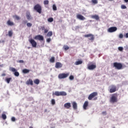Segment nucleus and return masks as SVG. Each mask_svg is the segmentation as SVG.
I'll return each mask as SVG.
<instances>
[{
	"mask_svg": "<svg viewBox=\"0 0 128 128\" xmlns=\"http://www.w3.org/2000/svg\"><path fill=\"white\" fill-rule=\"evenodd\" d=\"M118 50H120V52H122V50H123L124 48L122 47H118Z\"/></svg>",
	"mask_w": 128,
	"mask_h": 128,
	"instance_id": "obj_44",
	"label": "nucleus"
},
{
	"mask_svg": "<svg viewBox=\"0 0 128 128\" xmlns=\"http://www.w3.org/2000/svg\"><path fill=\"white\" fill-rule=\"evenodd\" d=\"M10 70L12 72H14V76H20V72H18V70L14 68L10 67Z\"/></svg>",
	"mask_w": 128,
	"mask_h": 128,
	"instance_id": "obj_6",
	"label": "nucleus"
},
{
	"mask_svg": "<svg viewBox=\"0 0 128 128\" xmlns=\"http://www.w3.org/2000/svg\"><path fill=\"white\" fill-rule=\"evenodd\" d=\"M114 68H116V70H122V63L114 62Z\"/></svg>",
	"mask_w": 128,
	"mask_h": 128,
	"instance_id": "obj_7",
	"label": "nucleus"
},
{
	"mask_svg": "<svg viewBox=\"0 0 128 128\" xmlns=\"http://www.w3.org/2000/svg\"><path fill=\"white\" fill-rule=\"evenodd\" d=\"M66 94V92H60V96H65Z\"/></svg>",
	"mask_w": 128,
	"mask_h": 128,
	"instance_id": "obj_23",
	"label": "nucleus"
},
{
	"mask_svg": "<svg viewBox=\"0 0 128 128\" xmlns=\"http://www.w3.org/2000/svg\"><path fill=\"white\" fill-rule=\"evenodd\" d=\"M50 40H52V39H50V38H48L46 39L47 42H50Z\"/></svg>",
	"mask_w": 128,
	"mask_h": 128,
	"instance_id": "obj_45",
	"label": "nucleus"
},
{
	"mask_svg": "<svg viewBox=\"0 0 128 128\" xmlns=\"http://www.w3.org/2000/svg\"><path fill=\"white\" fill-rule=\"evenodd\" d=\"M70 106H72V105L70 102H67L64 104V107L67 109L70 108Z\"/></svg>",
	"mask_w": 128,
	"mask_h": 128,
	"instance_id": "obj_19",
	"label": "nucleus"
},
{
	"mask_svg": "<svg viewBox=\"0 0 128 128\" xmlns=\"http://www.w3.org/2000/svg\"><path fill=\"white\" fill-rule=\"evenodd\" d=\"M88 106V101H86L83 105L84 110H86Z\"/></svg>",
	"mask_w": 128,
	"mask_h": 128,
	"instance_id": "obj_18",
	"label": "nucleus"
},
{
	"mask_svg": "<svg viewBox=\"0 0 128 128\" xmlns=\"http://www.w3.org/2000/svg\"><path fill=\"white\" fill-rule=\"evenodd\" d=\"M47 111H48V110H46H46H44L45 112H46Z\"/></svg>",
	"mask_w": 128,
	"mask_h": 128,
	"instance_id": "obj_54",
	"label": "nucleus"
},
{
	"mask_svg": "<svg viewBox=\"0 0 128 128\" xmlns=\"http://www.w3.org/2000/svg\"><path fill=\"white\" fill-rule=\"evenodd\" d=\"M54 60H56V58L54 56L52 57L50 60V62H54Z\"/></svg>",
	"mask_w": 128,
	"mask_h": 128,
	"instance_id": "obj_29",
	"label": "nucleus"
},
{
	"mask_svg": "<svg viewBox=\"0 0 128 128\" xmlns=\"http://www.w3.org/2000/svg\"><path fill=\"white\" fill-rule=\"evenodd\" d=\"M34 40H44V36L42 35H37L34 38Z\"/></svg>",
	"mask_w": 128,
	"mask_h": 128,
	"instance_id": "obj_12",
	"label": "nucleus"
},
{
	"mask_svg": "<svg viewBox=\"0 0 128 128\" xmlns=\"http://www.w3.org/2000/svg\"><path fill=\"white\" fill-rule=\"evenodd\" d=\"M42 30H46V28H44V26H43L42 27Z\"/></svg>",
	"mask_w": 128,
	"mask_h": 128,
	"instance_id": "obj_50",
	"label": "nucleus"
},
{
	"mask_svg": "<svg viewBox=\"0 0 128 128\" xmlns=\"http://www.w3.org/2000/svg\"><path fill=\"white\" fill-rule=\"evenodd\" d=\"M118 94L117 93L112 94L110 98V102H112V104L118 102Z\"/></svg>",
	"mask_w": 128,
	"mask_h": 128,
	"instance_id": "obj_1",
	"label": "nucleus"
},
{
	"mask_svg": "<svg viewBox=\"0 0 128 128\" xmlns=\"http://www.w3.org/2000/svg\"><path fill=\"white\" fill-rule=\"evenodd\" d=\"M118 30V28L116 26H112L108 29V32H114Z\"/></svg>",
	"mask_w": 128,
	"mask_h": 128,
	"instance_id": "obj_11",
	"label": "nucleus"
},
{
	"mask_svg": "<svg viewBox=\"0 0 128 128\" xmlns=\"http://www.w3.org/2000/svg\"><path fill=\"white\" fill-rule=\"evenodd\" d=\"M72 104L74 110H78V104H76V102H72Z\"/></svg>",
	"mask_w": 128,
	"mask_h": 128,
	"instance_id": "obj_17",
	"label": "nucleus"
},
{
	"mask_svg": "<svg viewBox=\"0 0 128 128\" xmlns=\"http://www.w3.org/2000/svg\"><path fill=\"white\" fill-rule=\"evenodd\" d=\"M13 32H12V30H10L8 32V36H10V38H12V34H13Z\"/></svg>",
	"mask_w": 128,
	"mask_h": 128,
	"instance_id": "obj_27",
	"label": "nucleus"
},
{
	"mask_svg": "<svg viewBox=\"0 0 128 128\" xmlns=\"http://www.w3.org/2000/svg\"><path fill=\"white\" fill-rule=\"evenodd\" d=\"M7 24L8 26H14V22L10 21V20H8L7 22Z\"/></svg>",
	"mask_w": 128,
	"mask_h": 128,
	"instance_id": "obj_20",
	"label": "nucleus"
},
{
	"mask_svg": "<svg viewBox=\"0 0 128 128\" xmlns=\"http://www.w3.org/2000/svg\"><path fill=\"white\" fill-rule=\"evenodd\" d=\"M88 68L90 70H94L96 68V63L94 64H89L88 65Z\"/></svg>",
	"mask_w": 128,
	"mask_h": 128,
	"instance_id": "obj_8",
	"label": "nucleus"
},
{
	"mask_svg": "<svg viewBox=\"0 0 128 128\" xmlns=\"http://www.w3.org/2000/svg\"><path fill=\"white\" fill-rule=\"evenodd\" d=\"M54 94L56 96H60V92L56 91L55 92Z\"/></svg>",
	"mask_w": 128,
	"mask_h": 128,
	"instance_id": "obj_28",
	"label": "nucleus"
},
{
	"mask_svg": "<svg viewBox=\"0 0 128 128\" xmlns=\"http://www.w3.org/2000/svg\"><path fill=\"white\" fill-rule=\"evenodd\" d=\"M52 8H53V10H56L57 8H56V4L53 5Z\"/></svg>",
	"mask_w": 128,
	"mask_h": 128,
	"instance_id": "obj_39",
	"label": "nucleus"
},
{
	"mask_svg": "<svg viewBox=\"0 0 128 128\" xmlns=\"http://www.w3.org/2000/svg\"><path fill=\"white\" fill-rule=\"evenodd\" d=\"M2 76H6V74H4V73L2 74Z\"/></svg>",
	"mask_w": 128,
	"mask_h": 128,
	"instance_id": "obj_51",
	"label": "nucleus"
},
{
	"mask_svg": "<svg viewBox=\"0 0 128 128\" xmlns=\"http://www.w3.org/2000/svg\"><path fill=\"white\" fill-rule=\"evenodd\" d=\"M26 26L28 28H30L32 26V23L28 22L27 23Z\"/></svg>",
	"mask_w": 128,
	"mask_h": 128,
	"instance_id": "obj_36",
	"label": "nucleus"
},
{
	"mask_svg": "<svg viewBox=\"0 0 128 128\" xmlns=\"http://www.w3.org/2000/svg\"><path fill=\"white\" fill-rule=\"evenodd\" d=\"M26 84L28 86H30H30H34V82L32 79H29L26 82Z\"/></svg>",
	"mask_w": 128,
	"mask_h": 128,
	"instance_id": "obj_15",
	"label": "nucleus"
},
{
	"mask_svg": "<svg viewBox=\"0 0 128 128\" xmlns=\"http://www.w3.org/2000/svg\"><path fill=\"white\" fill-rule=\"evenodd\" d=\"M34 84H40V80L38 79H35L34 80Z\"/></svg>",
	"mask_w": 128,
	"mask_h": 128,
	"instance_id": "obj_25",
	"label": "nucleus"
},
{
	"mask_svg": "<svg viewBox=\"0 0 128 128\" xmlns=\"http://www.w3.org/2000/svg\"><path fill=\"white\" fill-rule=\"evenodd\" d=\"M124 38V34H119V38Z\"/></svg>",
	"mask_w": 128,
	"mask_h": 128,
	"instance_id": "obj_43",
	"label": "nucleus"
},
{
	"mask_svg": "<svg viewBox=\"0 0 128 128\" xmlns=\"http://www.w3.org/2000/svg\"><path fill=\"white\" fill-rule=\"evenodd\" d=\"M124 38H128V32L126 33L125 35L124 36Z\"/></svg>",
	"mask_w": 128,
	"mask_h": 128,
	"instance_id": "obj_47",
	"label": "nucleus"
},
{
	"mask_svg": "<svg viewBox=\"0 0 128 128\" xmlns=\"http://www.w3.org/2000/svg\"><path fill=\"white\" fill-rule=\"evenodd\" d=\"M12 122H16V118L12 117Z\"/></svg>",
	"mask_w": 128,
	"mask_h": 128,
	"instance_id": "obj_48",
	"label": "nucleus"
},
{
	"mask_svg": "<svg viewBox=\"0 0 128 128\" xmlns=\"http://www.w3.org/2000/svg\"><path fill=\"white\" fill-rule=\"evenodd\" d=\"M11 80H12V78H7L6 79V82L7 84H10Z\"/></svg>",
	"mask_w": 128,
	"mask_h": 128,
	"instance_id": "obj_32",
	"label": "nucleus"
},
{
	"mask_svg": "<svg viewBox=\"0 0 128 128\" xmlns=\"http://www.w3.org/2000/svg\"><path fill=\"white\" fill-rule=\"evenodd\" d=\"M125 2H128V0H124Z\"/></svg>",
	"mask_w": 128,
	"mask_h": 128,
	"instance_id": "obj_53",
	"label": "nucleus"
},
{
	"mask_svg": "<svg viewBox=\"0 0 128 128\" xmlns=\"http://www.w3.org/2000/svg\"><path fill=\"white\" fill-rule=\"evenodd\" d=\"M28 72H30V70H28V69H24L22 70L23 74H28Z\"/></svg>",
	"mask_w": 128,
	"mask_h": 128,
	"instance_id": "obj_24",
	"label": "nucleus"
},
{
	"mask_svg": "<svg viewBox=\"0 0 128 128\" xmlns=\"http://www.w3.org/2000/svg\"><path fill=\"white\" fill-rule=\"evenodd\" d=\"M13 18H16V20H20V17L18 16V15L14 16Z\"/></svg>",
	"mask_w": 128,
	"mask_h": 128,
	"instance_id": "obj_26",
	"label": "nucleus"
},
{
	"mask_svg": "<svg viewBox=\"0 0 128 128\" xmlns=\"http://www.w3.org/2000/svg\"><path fill=\"white\" fill-rule=\"evenodd\" d=\"M48 32V29H45L44 30V34H47V32Z\"/></svg>",
	"mask_w": 128,
	"mask_h": 128,
	"instance_id": "obj_46",
	"label": "nucleus"
},
{
	"mask_svg": "<svg viewBox=\"0 0 128 128\" xmlns=\"http://www.w3.org/2000/svg\"><path fill=\"white\" fill-rule=\"evenodd\" d=\"M84 38H89V40H92V42L94 40V34H85L84 35Z\"/></svg>",
	"mask_w": 128,
	"mask_h": 128,
	"instance_id": "obj_9",
	"label": "nucleus"
},
{
	"mask_svg": "<svg viewBox=\"0 0 128 128\" xmlns=\"http://www.w3.org/2000/svg\"><path fill=\"white\" fill-rule=\"evenodd\" d=\"M121 8H122V10H126V6H124V4H122V5L121 6Z\"/></svg>",
	"mask_w": 128,
	"mask_h": 128,
	"instance_id": "obj_38",
	"label": "nucleus"
},
{
	"mask_svg": "<svg viewBox=\"0 0 128 128\" xmlns=\"http://www.w3.org/2000/svg\"><path fill=\"white\" fill-rule=\"evenodd\" d=\"M69 76L70 72L66 74L62 73L58 74V78L60 80H62V78H68V76Z\"/></svg>",
	"mask_w": 128,
	"mask_h": 128,
	"instance_id": "obj_4",
	"label": "nucleus"
},
{
	"mask_svg": "<svg viewBox=\"0 0 128 128\" xmlns=\"http://www.w3.org/2000/svg\"><path fill=\"white\" fill-rule=\"evenodd\" d=\"M2 120H6V114H2Z\"/></svg>",
	"mask_w": 128,
	"mask_h": 128,
	"instance_id": "obj_34",
	"label": "nucleus"
},
{
	"mask_svg": "<svg viewBox=\"0 0 128 128\" xmlns=\"http://www.w3.org/2000/svg\"><path fill=\"white\" fill-rule=\"evenodd\" d=\"M48 22H54V18H48Z\"/></svg>",
	"mask_w": 128,
	"mask_h": 128,
	"instance_id": "obj_33",
	"label": "nucleus"
},
{
	"mask_svg": "<svg viewBox=\"0 0 128 128\" xmlns=\"http://www.w3.org/2000/svg\"><path fill=\"white\" fill-rule=\"evenodd\" d=\"M111 0V1H112V0Z\"/></svg>",
	"mask_w": 128,
	"mask_h": 128,
	"instance_id": "obj_56",
	"label": "nucleus"
},
{
	"mask_svg": "<svg viewBox=\"0 0 128 128\" xmlns=\"http://www.w3.org/2000/svg\"><path fill=\"white\" fill-rule=\"evenodd\" d=\"M17 62H19L20 64H24V60H19L17 61Z\"/></svg>",
	"mask_w": 128,
	"mask_h": 128,
	"instance_id": "obj_42",
	"label": "nucleus"
},
{
	"mask_svg": "<svg viewBox=\"0 0 128 128\" xmlns=\"http://www.w3.org/2000/svg\"><path fill=\"white\" fill-rule=\"evenodd\" d=\"M34 10L38 12V14H42V6L40 4H37L34 6Z\"/></svg>",
	"mask_w": 128,
	"mask_h": 128,
	"instance_id": "obj_5",
	"label": "nucleus"
},
{
	"mask_svg": "<svg viewBox=\"0 0 128 128\" xmlns=\"http://www.w3.org/2000/svg\"><path fill=\"white\" fill-rule=\"evenodd\" d=\"M52 36V32L50 31L49 32H48V33L47 34V36H48L50 38Z\"/></svg>",
	"mask_w": 128,
	"mask_h": 128,
	"instance_id": "obj_30",
	"label": "nucleus"
},
{
	"mask_svg": "<svg viewBox=\"0 0 128 128\" xmlns=\"http://www.w3.org/2000/svg\"><path fill=\"white\" fill-rule=\"evenodd\" d=\"M26 22H28V21H26V20H24V21L23 22V23H24V24H26Z\"/></svg>",
	"mask_w": 128,
	"mask_h": 128,
	"instance_id": "obj_52",
	"label": "nucleus"
},
{
	"mask_svg": "<svg viewBox=\"0 0 128 128\" xmlns=\"http://www.w3.org/2000/svg\"><path fill=\"white\" fill-rule=\"evenodd\" d=\"M26 16L27 18V20H32V16H30V13L28 12H26Z\"/></svg>",
	"mask_w": 128,
	"mask_h": 128,
	"instance_id": "obj_16",
	"label": "nucleus"
},
{
	"mask_svg": "<svg viewBox=\"0 0 128 128\" xmlns=\"http://www.w3.org/2000/svg\"><path fill=\"white\" fill-rule=\"evenodd\" d=\"M82 64V60L76 61L75 62L76 66H78L79 64Z\"/></svg>",
	"mask_w": 128,
	"mask_h": 128,
	"instance_id": "obj_22",
	"label": "nucleus"
},
{
	"mask_svg": "<svg viewBox=\"0 0 128 128\" xmlns=\"http://www.w3.org/2000/svg\"><path fill=\"white\" fill-rule=\"evenodd\" d=\"M92 2L94 4H98V0H92Z\"/></svg>",
	"mask_w": 128,
	"mask_h": 128,
	"instance_id": "obj_37",
	"label": "nucleus"
},
{
	"mask_svg": "<svg viewBox=\"0 0 128 128\" xmlns=\"http://www.w3.org/2000/svg\"><path fill=\"white\" fill-rule=\"evenodd\" d=\"M63 48H64V50H68L70 49V47H68V46L67 45H64L63 46Z\"/></svg>",
	"mask_w": 128,
	"mask_h": 128,
	"instance_id": "obj_31",
	"label": "nucleus"
},
{
	"mask_svg": "<svg viewBox=\"0 0 128 128\" xmlns=\"http://www.w3.org/2000/svg\"><path fill=\"white\" fill-rule=\"evenodd\" d=\"M112 128H116V127H114V126H113Z\"/></svg>",
	"mask_w": 128,
	"mask_h": 128,
	"instance_id": "obj_55",
	"label": "nucleus"
},
{
	"mask_svg": "<svg viewBox=\"0 0 128 128\" xmlns=\"http://www.w3.org/2000/svg\"><path fill=\"white\" fill-rule=\"evenodd\" d=\"M51 102L52 104H56V100H54V99H52Z\"/></svg>",
	"mask_w": 128,
	"mask_h": 128,
	"instance_id": "obj_41",
	"label": "nucleus"
},
{
	"mask_svg": "<svg viewBox=\"0 0 128 128\" xmlns=\"http://www.w3.org/2000/svg\"><path fill=\"white\" fill-rule=\"evenodd\" d=\"M69 79L70 80H72L74 79V76L71 75L70 76Z\"/></svg>",
	"mask_w": 128,
	"mask_h": 128,
	"instance_id": "obj_35",
	"label": "nucleus"
},
{
	"mask_svg": "<svg viewBox=\"0 0 128 128\" xmlns=\"http://www.w3.org/2000/svg\"><path fill=\"white\" fill-rule=\"evenodd\" d=\"M28 42H30V44H32V48H36V46L38 44L36 43V42L34 40V39H29Z\"/></svg>",
	"mask_w": 128,
	"mask_h": 128,
	"instance_id": "obj_10",
	"label": "nucleus"
},
{
	"mask_svg": "<svg viewBox=\"0 0 128 128\" xmlns=\"http://www.w3.org/2000/svg\"><path fill=\"white\" fill-rule=\"evenodd\" d=\"M102 114H103L104 116H106V112H102Z\"/></svg>",
	"mask_w": 128,
	"mask_h": 128,
	"instance_id": "obj_49",
	"label": "nucleus"
},
{
	"mask_svg": "<svg viewBox=\"0 0 128 128\" xmlns=\"http://www.w3.org/2000/svg\"><path fill=\"white\" fill-rule=\"evenodd\" d=\"M76 18H78V20H86V18H84V16L80 14H78L76 16Z\"/></svg>",
	"mask_w": 128,
	"mask_h": 128,
	"instance_id": "obj_14",
	"label": "nucleus"
},
{
	"mask_svg": "<svg viewBox=\"0 0 128 128\" xmlns=\"http://www.w3.org/2000/svg\"><path fill=\"white\" fill-rule=\"evenodd\" d=\"M108 90L110 94H112L114 92H116L118 90V88H116V85L112 84L109 86Z\"/></svg>",
	"mask_w": 128,
	"mask_h": 128,
	"instance_id": "obj_3",
	"label": "nucleus"
},
{
	"mask_svg": "<svg viewBox=\"0 0 128 128\" xmlns=\"http://www.w3.org/2000/svg\"><path fill=\"white\" fill-rule=\"evenodd\" d=\"M48 0H46L44 1V4H48Z\"/></svg>",
	"mask_w": 128,
	"mask_h": 128,
	"instance_id": "obj_40",
	"label": "nucleus"
},
{
	"mask_svg": "<svg viewBox=\"0 0 128 128\" xmlns=\"http://www.w3.org/2000/svg\"><path fill=\"white\" fill-rule=\"evenodd\" d=\"M92 18L96 20H100V16H98V15H93L92 16Z\"/></svg>",
	"mask_w": 128,
	"mask_h": 128,
	"instance_id": "obj_21",
	"label": "nucleus"
},
{
	"mask_svg": "<svg viewBox=\"0 0 128 128\" xmlns=\"http://www.w3.org/2000/svg\"><path fill=\"white\" fill-rule=\"evenodd\" d=\"M55 68H62V64L60 62H56L55 65Z\"/></svg>",
	"mask_w": 128,
	"mask_h": 128,
	"instance_id": "obj_13",
	"label": "nucleus"
},
{
	"mask_svg": "<svg viewBox=\"0 0 128 128\" xmlns=\"http://www.w3.org/2000/svg\"><path fill=\"white\" fill-rule=\"evenodd\" d=\"M96 96H98V92H93L89 95L88 96V100H92L94 98V100H98V98Z\"/></svg>",
	"mask_w": 128,
	"mask_h": 128,
	"instance_id": "obj_2",
	"label": "nucleus"
}]
</instances>
